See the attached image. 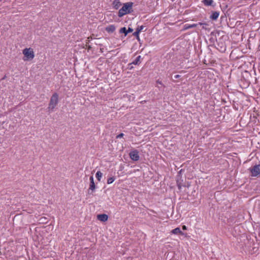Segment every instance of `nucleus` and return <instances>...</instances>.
Returning <instances> with one entry per match:
<instances>
[{
	"label": "nucleus",
	"instance_id": "obj_1",
	"mask_svg": "<svg viewBox=\"0 0 260 260\" xmlns=\"http://www.w3.org/2000/svg\"><path fill=\"white\" fill-rule=\"evenodd\" d=\"M22 53L24 55L23 60L24 61H31L35 57V53L33 49L31 48H26L22 50Z\"/></svg>",
	"mask_w": 260,
	"mask_h": 260
},
{
	"label": "nucleus",
	"instance_id": "obj_2",
	"mask_svg": "<svg viewBox=\"0 0 260 260\" xmlns=\"http://www.w3.org/2000/svg\"><path fill=\"white\" fill-rule=\"evenodd\" d=\"M132 6L133 3H126L124 4L123 7L119 10L118 16L121 17L124 15L131 13Z\"/></svg>",
	"mask_w": 260,
	"mask_h": 260
},
{
	"label": "nucleus",
	"instance_id": "obj_3",
	"mask_svg": "<svg viewBox=\"0 0 260 260\" xmlns=\"http://www.w3.org/2000/svg\"><path fill=\"white\" fill-rule=\"evenodd\" d=\"M251 176L256 177L260 175V164L256 165L249 169Z\"/></svg>",
	"mask_w": 260,
	"mask_h": 260
},
{
	"label": "nucleus",
	"instance_id": "obj_4",
	"mask_svg": "<svg viewBox=\"0 0 260 260\" xmlns=\"http://www.w3.org/2000/svg\"><path fill=\"white\" fill-rule=\"evenodd\" d=\"M58 96L54 93L52 96L50 101V110H53L58 103Z\"/></svg>",
	"mask_w": 260,
	"mask_h": 260
},
{
	"label": "nucleus",
	"instance_id": "obj_5",
	"mask_svg": "<svg viewBox=\"0 0 260 260\" xmlns=\"http://www.w3.org/2000/svg\"><path fill=\"white\" fill-rule=\"evenodd\" d=\"M131 159L134 161H137L139 159V152L137 150L132 151L129 154Z\"/></svg>",
	"mask_w": 260,
	"mask_h": 260
},
{
	"label": "nucleus",
	"instance_id": "obj_6",
	"mask_svg": "<svg viewBox=\"0 0 260 260\" xmlns=\"http://www.w3.org/2000/svg\"><path fill=\"white\" fill-rule=\"evenodd\" d=\"M202 25L203 26V28H204V25H207V24L205 23H201V22H200L198 24H186L184 25V28L183 29L184 30H186V29H189V28H193V27H197L198 25Z\"/></svg>",
	"mask_w": 260,
	"mask_h": 260
},
{
	"label": "nucleus",
	"instance_id": "obj_7",
	"mask_svg": "<svg viewBox=\"0 0 260 260\" xmlns=\"http://www.w3.org/2000/svg\"><path fill=\"white\" fill-rule=\"evenodd\" d=\"M108 216L105 214H99L97 216L98 219L103 222L107 221L108 220Z\"/></svg>",
	"mask_w": 260,
	"mask_h": 260
},
{
	"label": "nucleus",
	"instance_id": "obj_8",
	"mask_svg": "<svg viewBox=\"0 0 260 260\" xmlns=\"http://www.w3.org/2000/svg\"><path fill=\"white\" fill-rule=\"evenodd\" d=\"M89 180H90V185H89V190H91L92 191H93V190H94L95 187L93 176H90Z\"/></svg>",
	"mask_w": 260,
	"mask_h": 260
},
{
	"label": "nucleus",
	"instance_id": "obj_9",
	"mask_svg": "<svg viewBox=\"0 0 260 260\" xmlns=\"http://www.w3.org/2000/svg\"><path fill=\"white\" fill-rule=\"evenodd\" d=\"M105 29L107 32L112 33L115 30V26L114 25H110L106 27Z\"/></svg>",
	"mask_w": 260,
	"mask_h": 260
},
{
	"label": "nucleus",
	"instance_id": "obj_10",
	"mask_svg": "<svg viewBox=\"0 0 260 260\" xmlns=\"http://www.w3.org/2000/svg\"><path fill=\"white\" fill-rule=\"evenodd\" d=\"M112 6L115 9H118L121 6L119 0H114L112 3Z\"/></svg>",
	"mask_w": 260,
	"mask_h": 260
},
{
	"label": "nucleus",
	"instance_id": "obj_11",
	"mask_svg": "<svg viewBox=\"0 0 260 260\" xmlns=\"http://www.w3.org/2000/svg\"><path fill=\"white\" fill-rule=\"evenodd\" d=\"M143 26H141L140 27H138L136 31L133 33V35L135 37H137V38H139V35L140 31L143 29Z\"/></svg>",
	"mask_w": 260,
	"mask_h": 260
},
{
	"label": "nucleus",
	"instance_id": "obj_12",
	"mask_svg": "<svg viewBox=\"0 0 260 260\" xmlns=\"http://www.w3.org/2000/svg\"><path fill=\"white\" fill-rule=\"evenodd\" d=\"M219 15V12L217 11L213 12L210 16V18L213 20H215L217 19Z\"/></svg>",
	"mask_w": 260,
	"mask_h": 260
},
{
	"label": "nucleus",
	"instance_id": "obj_13",
	"mask_svg": "<svg viewBox=\"0 0 260 260\" xmlns=\"http://www.w3.org/2000/svg\"><path fill=\"white\" fill-rule=\"evenodd\" d=\"M171 233L173 234H180V235H183V233L180 230V229L179 228H176L175 229L173 230Z\"/></svg>",
	"mask_w": 260,
	"mask_h": 260
},
{
	"label": "nucleus",
	"instance_id": "obj_14",
	"mask_svg": "<svg viewBox=\"0 0 260 260\" xmlns=\"http://www.w3.org/2000/svg\"><path fill=\"white\" fill-rule=\"evenodd\" d=\"M203 3L206 6H212L213 1V0H204Z\"/></svg>",
	"mask_w": 260,
	"mask_h": 260
},
{
	"label": "nucleus",
	"instance_id": "obj_15",
	"mask_svg": "<svg viewBox=\"0 0 260 260\" xmlns=\"http://www.w3.org/2000/svg\"><path fill=\"white\" fill-rule=\"evenodd\" d=\"M103 173L100 171H98L96 173V177L99 181H101Z\"/></svg>",
	"mask_w": 260,
	"mask_h": 260
},
{
	"label": "nucleus",
	"instance_id": "obj_16",
	"mask_svg": "<svg viewBox=\"0 0 260 260\" xmlns=\"http://www.w3.org/2000/svg\"><path fill=\"white\" fill-rule=\"evenodd\" d=\"M140 58H141V56H137L136 59L132 62V63L134 64H138L139 63V62H140Z\"/></svg>",
	"mask_w": 260,
	"mask_h": 260
},
{
	"label": "nucleus",
	"instance_id": "obj_17",
	"mask_svg": "<svg viewBox=\"0 0 260 260\" xmlns=\"http://www.w3.org/2000/svg\"><path fill=\"white\" fill-rule=\"evenodd\" d=\"M119 32L120 34L124 33V36H126L127 35V30L125 27L121 28L119 30Z\"/></svg>",
	"mask_w": 260,
	"mask_h": 260
},
{
	"label": "nucleus",
	"instance_id": "obj_18",
	"mask_svg": "<svg viewBox=\"0 0 260 260\" xmlns=\"http://www.w3.org/2000/svg\"><path fill=\"white\" fill-rule=\"evenodd\" d=\"M114 180H115V178L114 177H110L108 179L107 183L109 184H111L112 183H113L114 182Z\"/></svg>",
	"mask_w": 260,
	"mask_h": 260
},
{
	"label": "nucleus",
	"instance_id": "obj_19",
	"mask_svg": "<svg viewBox=\"0 0 260 260\" xmlns=\"http://www.w3.org/2000/svg\"><path fill=\"white\" fill-rule=\"evenodd\" d=\"M123 136V134L120 133V134H119L118 135H117L116 136V138H122Z\"/></svg>",
	"mask_w": 260,
	"mask_h": 260
},
{
	"label": "nucleus",
	"instance_id": "obj_20",
	"mask_svg": "<svg viewBox=\"0 0 260 260\" xmlns=\"http://www.w3.org/2000/svg\"><path fill=\"white\" fill-rule=\"evenodd\" d=\"M133 31V29L132 28L128 27V29L127 30V32L128 34V32H131Z\"/></svg>",
	"mask_w": 260,
	"mask_h": 260
},
{
	"label": "nucleus",
	"instance_id": "obj_21",
	"mask_svg": "<svg viewBox=\"0 0 260 260\" xmlns=\"http://www.w3.org/2000/svg\"><path fill=\"white\" fill-rule=\"evenodd\" d=\"M92 39V38L91 37H88L87 38V42H86V43L88 44L89 43V42L90 41V40Z\"/></svg>",
	"mask_w": 260,
	"mask_h": 260
},
{
	"label": "nucleus",
	"instance_id": "obj_22",
	"mask_svg": "<svg viewBox=\"0 0 260 260\" xmlns=\"http://www.w3.org/2000/svg\"><path fill=\"white\" fill-rule=\"evenodd\" d=\"M180 77V76L179 75H176L174 76V78L177 79V78H179Z\"/></svg>",
	"mask_w": 260,
	"mask_h": 260
},
{
	"label": "nucleus",
	"instance_id": "obj_23",
	"mask_svg": "<svg viewBox=\"0 0 260 260\" xmlns=\"http://www.w3.org/2000/svg\"><path fill=\"white\" fill-rule=\"evenodd\" d=\"M182 229L183 230H186L187 229V228H186V226L185 225H183L182 226Z\"/></svg>",
	"mask_w": 260,
	"mask_h": 260
},
{
	"label": "nucleus",
	"instance_id": "obj_24",
	"mask_svg": "<svg viewBox=\"0 0 260 260\" xmlns=\"http://www.w3.org/2000/svg\"><path fill=\"white\" fill-rule=\"evenodd\" d=\"M156 82H157V83H158V84H161V85L162 84L161 82V81H159V80H157V81H156Z\"/></svg>",
	"mask_w": 260,
	"mask_h": 260
},
{
	"label": "nucleus",
	"instance_id": "obj_25",
	"mask_svg": "<svg viewBox=\"0 0 260 260\" xmlns=\"http://www.w3.org/2000/svg\"><path fill=\"white\" fill-rule=\"evenodd\" d=\"M86 46L88 50H89L91 48L90 46L87 45V44H86Z\"/></svg>",
	"mask_w": 260,
	"mask_h": 260
}]
</instances>
